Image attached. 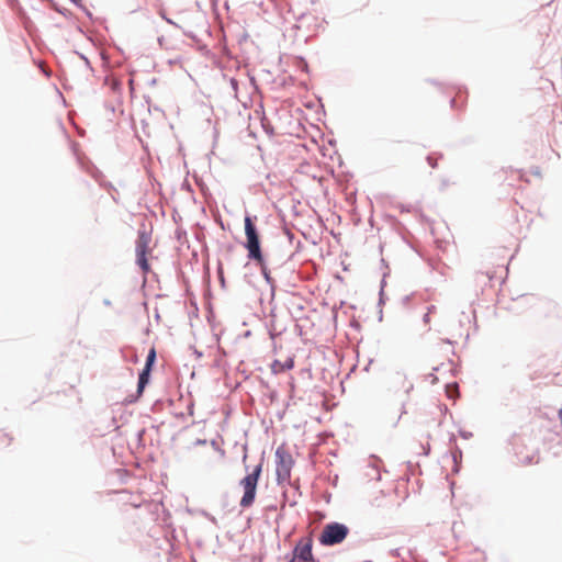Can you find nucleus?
Returning a JSON list of instances; mask_svg holds the SVG:
<instances>
[{
  "label": "nucleus",
  "instance_id": "nucleus-1",
  "mask_svg": "<svg viewBox=\"0 0 562 562\" xmlns=\"http://www.w3.org/2000/svg\"><path fill=\"white\" fill-rule=\"evenodd\" d=\"M261 471L262 464H258L250 473L240 480L239 485L244 491V495L239 501L240 507L248 508L254 504Z\"/></svg>",
  "mask_w": 562,
  "mask_h": 562
},
{
  "label": "nucleus",
  "instance_id": "nucleus-2",
  "mask_svg": "<svg viewBox=\"0 0 562 562\" xmlns=\"http://www.w3.org/2000/svg\"><path fill=\"white\" fill-rule=\"evenodd\" d=\"M349 528L339 522H331L323 528L319 536V542L324 546H335L341 543L348 536Z\"/></svg>",
  "mask_w": 562,
  "mask_h": 562
},
{
  "label": "nucleus",
  "instance_id": "nucleus-3",
  "mask_svg": "<svg viewBox=\"0 0 562 562\" xmlns=\"http://www.w3.org/2000/svg\"><path fill=\"white\" fill-rule=\"evenodd\" d=\"M312 537L300 539L293 549L292 558L289 562H316L312 552Z\"/></svg>",
  "mask_w": 562,
  "mask_h": 562
},
{
  "label": "nucleus",
  "instance_id": "nucleus-4",
  "mask_svg": "<svg viewBox=\"0 0 562 562\" xmlns=\"http://www.w3.org/2000/svg\"><path fill=\"white\" fill-rule=\"evenodd\" d=\"M245 232L247 236V246H259V236L250 217L245 218Z\"/></svg>",
  "mask_w": 562,
  "mask_h": 562
},
{
  "label": "nucleus",
  "instance_id": "nucleus-5",
  "mask_svg": "<svg viewBox=\"0 0 562 562\" xmlns=\"http://www.w3.org/2000/svg\"><path fill=\"white\" fill-rule=\"evenodd\" d=\"M518 463L520 465H530L538 461L537 454L535 451H529L526 448H521L520 451L516 452Z\"/></svg>",
  "mask_w": 562,
  "mask_h": 562
},
{
  "label": "nucleus",
  "instance_id": "nucleus-6",
  "mask_svg": "<svg viewBox=\"0 0 562 562\" xmlns=\"http://www.w3.org/2000/svg\"><path fill=\"white\" fill-rule=\"evenodd\" d=\"M153 248H140L137 252V265L140 267L144 273L149 272L150 267L148 263V257H151Z\"/></svg>",
  "mask_w": 562,
  "mask_h": 562
},
{
  "label": "nucleus",
  "instance_id": "nucleus-7",
  "mask_svg": "<svg viewBox=\"0 0 562 562\" xmlns=\"http://www.w3.org/2000/svg\"><path fill=\"white\" fill-rule=\"evenodd\" d=\"M294 367L293 358H288L284 362L280 360H274L271 364V371L274 374L282 373L286 370H291Z\"/></svg>",
  "mask_w": 562,
  "mask_h": 562
},
{
  "label": "nucleus",
  "instance_id": "nucleus-8",
  "mask_svg": "<svg viewBox=\"0 0 562 562\" xmlns=\"http://www.w3.org/2000/svg\"><path fill=\"white\" fill-rule=\"evenodd\" d=\"M248 249H249V254H248L249 259L256 260L258 262V265L261 267V270H262L265 277L268 278L267 269L263 263L261 248H248Z\"/></svg>",
  "mask_w": 562,
  "mask_h": 562
},
{
  "label": "nucleus",
  "instance_id": "nucleus-9",
  "mask_svg": "<svg viewBox=\"0 0 562 562\" xmlns=\"http://www.w3.org/2000/svg\"><path fill=\"white\" fill-rule=\"evenodd\" d=\"M150 371H151V368L144 367L143 371L140 372L139 379H138V385H137L138 395H142L146 384L148 383Z\"/></svg>",
  "mask_w": 562,
  "mask_h": 562
},
{
  "label": "nucleus",
  "instance_id": "nucleus-10",
  "mask_svg": "<svg viewBox=\"0 0 562 562\" xmlns=\"http://www.w3.org/2000/svg\"><path fill=\"white\" fill-rule=\"evenodd\" d=\"M155 360H156V349L154 347H151L149 349L148 355H147L145 367L151 368L154 362H155Z\"/></svg>",
  "mask_w": 562,
  "mask_h": 562
},
{
  "label": "nucleus",
  "instance_id": "nucleus-11",
  "mask_svg": "<svg viewBox=\"0 0 562 562\" xmlns=\"http://www.w3.org/2000/svg\"><path fill=\"white\" fill-rule=\"evenodd\" d=\"M0 440H2L5 443H9L10 438L5 434L0 432Z\"/></svg>",
  "mask_w": 562,
  "mask_h": 562
},
{
  "label": "nucleus",
  "instance_id": "nucleus-12",
  "mask_svg": "<svg viewBox=\"0 0 562 562\" xmlns=\"http://www.w3.org/2000/svg\"><path fill=\"white\" fill-rule=\"evenodd\" d=\"M428 162H429V165H430L432 168H435V167L437 166L436 160H434L431 157H428Z\"/></svg>",
  "mask_w": 562,
  "mask_h": 562
},
{
  "label": "nucleus",
  "instance_id": "nucleus-13",
  "mask_svg": "<svg viewBox=\"0 0 562 562\" xmlns=\"http://www.w3.org/2000/svg\"><path fill=\"white\" fill-rule=\"evenodd\" d=\"M558 415H559L560 422L562 424V408L559 411Z\"/></svg>",
  "mask_w": 562,
  "mask_h": 562
},
{
  "label": "nucleus",
  "instance_id": "nucleus-14",
  "mask_svg": "<svg viewBox=\"0 0 562 562\" xmlns=\"http://www.w3.org/2000/svg\"><path fill=\"white\" fill-rule=\"evenodd\" d=\"M196 443L198 445H206V440H198Z\"/></svg>",
  "mask_w": 562,
  "mask_h": 562
},
{
  "label": "nucleus",
  "instance_id": "nucleus-15",
  "mask_svg": "<svg viewBox=\"0 0 562 562\" xmlns=\"http://www.w3.org/2000/svg\"><path fill=\"white\" fill-rule=\"evenodd\" d=\"M425 322H426V323H428V322H429V314H428V313L425 315Z\"/></svg>",
  "mask_w": 562,
  "mask_h": 562
}]
</instances>
